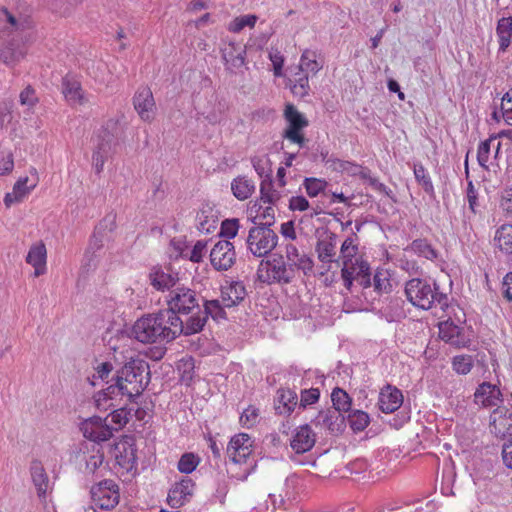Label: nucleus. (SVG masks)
<instances>
[{
	"mask_svg": "<svg viewBox=\"0 0 512 512\" xmlns=\"http://www.w3.org/2000/svg\"><path fill=\"white\" fill-rule=\"evenodd\" d=\"M183 332V322L170 311L160 310L139 318L133 325L134 337L142 343L170 342Z\"/></svg>",
	"mask_w": 512,
	"mask_h": 512,
	"instance_id": "f257e3e1",
	"label": "nucleus"
},
{
	"mask_svg": "<svg viewBox=\"0 0 512 512\" xmlns=\"http://www.w3.org/2000/svg\"><path fill=\"white\" fill-rule=\"evenodd\" d=\"M128 361L117 373V394L129 399L139 396L148 384L149 366L139 356H129Z\"/></svg>",
	"mask_w": 512,
	"mask_h": 512,
	"instance_id": "f03ea898",
	"label": "nucleus"
},
{
	"mask_svg": "<svg viewBox=\"0 0 512 512\" xmlns=\"http://www.w3.org/2000/svg\"><path fill=\"white\" fill-rule=\"evenodd\" d=\"M295 278V269L288 267L281 255L274 254L262 260L257 269V279L265 284H289Z\"/></svg>",
	"mask_w": 512,
	"mask_h": 512,
	"instance_id": "7ed1b4c3",
	"label": "nucleus"
},
{
	"mask_svg": "<svg viewBox=\"0 0 512 512\" xmlns=\"http://www.w3.org/2000/svg\"><path fill=\"white\" fill-rule=\"evenodd\" d=\"M111 456L115 460L118 474H135L137 470V448L132 437L124 436L115 442L111 448Z\"/></svg>",
	"mask_w": 512,
	"mask_h": 512,
	"instance_id": "20e7f679",
	"label": "nucleus"
},
{
	"mask_svg": "<svg viewBox=\"0 0 512 512\" xmlns=\"http://www.w3.org/2000/svg\"><path fill=\"white\" fill-rule=\"evenodd\" d=\"M166 304L168 308L164 311H170L177 316L178 314H189L194 309H199L196 291L180 284L169 291L166 296Z\"/></svg>",
	"mask_w": 512,
	"mask_h": 512,
	"instance_id": "39448f33",
	"label": "nucleus"
},
{
	"mask_svg": "<svg viewBox=\"0 0 512 512\" xmlns=\"http://www.w3.org/2000/svg\"><path fill=\"white\" fill-rule=\"evenodd\" d=\"M407 299L415 306L424 310L432 307L435 301L440 302L442 295L437 293L425 280L414 278L405 286Z\"/></svg>",
	"mask_w": 512,
	"mask_h": 512,
	"instance_id": "423d86ee",
	"label": "nucleus"
},
{
	"mask_svg": "<svg viewBox=\"0 0 512 512\" xmlns=\"http://www.w3.org/2000/svg\"><path fill=\"white\" fill-rule=\"evenodd\" d=\"M278 236L269 227L257 226L250 229L247 246L250 252L257 257L270 253L277 245Z\"/></svg>",
	"mask_w": 512,
	"mask_h": 512,
	"instance_id": "0eeeda50",
	"label": "nucleus"
},
{
	"mask_svg": "<svg viewBox=\"0 0 512 512\" xmlns=\"http://www.w3.org/2000/svg\"><path fill=\"white\" fill-rule=\"evenodd\" d=\"M341 263V278L347 290H350L353 281H359L363 288L371 287L370 265L363 259L344 261Z\"/></svg>",
	"mask_w": 512,
	"mask_h": 512,
	"instance_id": "6e6552de",
	"label": "nucleus"
},
{
	"mask_svg": "<svg viewBox=\"0 0 512 512\" xmlns=\"http://www.w3.org/2000/svg\"><path fill=\"white\" fill-rule=\"evenodd\" d=\"M90 493L93 504L100 509L111 510L120 501L119 485L111 479H105L93 485Z\"/></svg>",
	"mask_w": 512,
	"mask_h": 512,
	"instance_id": "1a4fd4ad",
	"label": "nucleus"
},
{
	"mask_svg": "<svg viewBox=\"0 0 512 512\" xmlns=\"http://www.w3.org/2000/svg\"><path fill=\"white\" fill-rule=\"evenodd\" d=\"M254 448V441L247 433H237L233 435L226 448V455L229 461L234 465H246L250 459Z\"/></svg>",
	"mask_w": 512,
	"mask_h": 512,
	"instance_id": "9d476101",
	"label": "nucleus"
},
{
	"mask_svg": "<svg viewBox=\"0 0 512 512\" xmlns=\"http://www.w3.org/2000/svg\"><path fill=\"white\" fill-rule=\"evenodd\" d=\"M284 118L287 122L284 138L302 147L305 143L303 129L308 126V120L293 104L285 106Z\"/></svg>",
	"mask_w": 512,
	"mask_h": 512,
	"instance_id": "9b49d317",
	"label": "nucleus"
},
{
	"mask_svg": "<svg viewBox=\"0 0 512 512\" xmlns=\"http://www.w3.org/2000/svg\"><path fill=\"white\" fill-rule=\"evenodd\" d=\"M133 106L142 121L151 123L155 120L157 106L148 86H141L137 89L133 96Z\"/></svg>",
	"mask_w": 512,
	"mask_h": 512,
	"instance_id": "f8f14e48",
	"label": "nucleus"
},
{
	"mask_svg": "<svg viewBox=\"0 0 512 512\" xmlns=\"http://www.w3.org/2000/svg\"><path fill=\"white\" fill-rule=\"evenodd\" d=\"M236 261L234 245L228 240L218 241L210 251V262L217 271L230 269Z\"/></svg>",
	"mask_w": 512,
	"mask_h": 512,
	"instance_id": "ddd939ff",
	"label": "nucleus"
},
{
	"mask_svg": "<svg viewBox=\"0 0 512 512\" xmlns=\"http://www.w3.org/2000/svg\"><path fill=\"white\" fill-rule=\"evenodd\" d=\"M83 436L93 442H103L113 436V428L106 423V419L93 416L85 419L80 427Z\"/></svg>",
	"mask_w": 512,
	"mask_h": 512,
	"instance_id": "4468645a",
	"label": "nucleus"
},
{
	"mask_svg": "<svg viewBox=\"0 0 512 512\" xmlns=\"http://www.w3.org/2000/svg\"><path fill=\"white\" fill-rule=\"evenodd\" d=\"M29 172L34 176V179L30 185H28L30 181L28 176L20 177L15 182L12 192L5 194L4 204L7 208L11 207L14 203L22 202L30 194V192L37 187L39 182L37 169L31 167Z\"/></svg>",
	"mask_w": 512,
	"mask_h": 512,
	"instance_id": "2eb2a0df",
	"label": "nucleus"
},
{
	"mask_svg": "<svg viewBox=\"0 0 512 512\" xmlns=\"http://www.w3.org/2000/svg\"><path fill=\"white\" fill-rule=\"evenodd\" d=\"M195 483L192 479L185 477L176 482L169 490L167 503L172 508H180L190 502L193 497Z\"/></svg>",
	"mask_w": 512,
	"mask_h": 512,
	"instance_id": "dca6fc26",
	"label": "nucleus"
},
{
	"mask_svg": "<svg viewBox=\"0 0 512 512\" xmlns=\"http://www.w3.org/2000/svg\"><path fill=\"white\" fill-rule=\"evenodd\" d=\"M25 261L33 267L34 277H40L47 273V248L42 240L34 242L29 247Z\"/></svg>",
	"mask_w": 512,
	"mask_h": 512,
	"instance_id": "f3484780",
	"label": "nucleus"
},
{
	"mask_svg": "<svg viewBox=\"0 0 512 512\" xmlns=\"http://www.w3.org/2000/svg\"><path fill=\"white\" fill-rule=\"evenodd\" d=\"M316 443V434L308 424L295 429L290 440L292 450L297 454L310 451Z\"/></svg>",
	"mask_w": 512,
	"mask_h": 512,
	"instance_id": "a211bd4d",
	"label": "nucleus"
},
{
	"mask_svg": "<svg viewBox=\"0 0 512 512\" xmlns=\"http://www.w3.org/2000/svg\"><path fill=\"white\" fill-rule=\"evenodd\" d=\"M439 337L458 348L466 347L470 342L463 328L456 325L453 321H444L439 324Z\"/></svg>",
	"mask_w": 512,
	"mask_h": 512,
	"instance_id": "6ab92c4d",
	"label": "nucleus"
},
{
	"mask_svg": "<svg viewBox=\"0 0 512 512\" xmlns=\"http://www.w3.org/2000/svg\"><path fill=\"white\" fill-rule=\"evenodd\" d=\"M62 94L70 105H85L88 98L79 80L72 76L62 79Z\"/></svg>",
	"mask_w": 512,
	"mask_h": 512,
	"instance_id": "aec40b11",
	"label": "nucleus"
},
{
	"mask_svg": "<svg viewBox=\"0 0 512 512\" xmlns=\"http://www.w3.org/2000/svg\"><path fill=\"white\" fill-rule=\"evenodd\" d=\"M286 254V265L297 270L303 271L305 275L309 274L313 270V260L304 252H300L299 249L293 245L288 244L285 249Z\"/></svg>",
	"mask_w": 512,
	"mask_h": 512,
	"instance_id": "412c9836",
	"label": "nucleus"
},
{
	"mask_svg": "<svg viewBox=\"0 0 512 512\" xmlns=\"http://www.w3.org/2000/svg\"><path fill=\"white\" fill-rule=\"evenodd\" d=\"M246 296V288L240 281H226L221 286V302L227 308L238 305Z\"/></svg>",
	"mask_w": 512,
	"mask_h": 512,
	"instance_id": "4be33fe9",
	"label": "nucleus"
},
{
	"mask_svg": "<svg viewBox=\"0 0 512 512\" xmlns=\"http://www.w3.org/2000/svg\"><path fill=\"white\" fill-rule=\"evenodd\" d=\"M491 431L499 437L512 434V413L504 407H498L490 416Z\"/></svg>",
	"mask_w": 512,
	"mask_h": 512,
	"instance_id": "5701e85b",
	"label": "nucleus"
},
{
	"mask_svg": "<svg viewBox=\"0 0 512 512\" xmlns=\"http://www.w3.org/2000/svg\"><path fill=\"white\" fill-rule=\"evenodd\" d=\"M149 279L151 285L159 291H170L179 285L178 274L171 272L169 269H163L161 267H154L149 274Z\"/></svg>",
	"mask_w": 512,
	"mask_h": 512,
	"instance_id": "b1692460",
	"label": "nucleus"
},
{
	"mask_svg": "<svg viewBox=\"0 0 512 512\" xmlns=\"http://www.w3.org/2000/svg\"><path fill=\"white\" fill-rule=\"evenodd\" d=\"M501 396L502 394L498 386L483 382L474 393V402L483 407H493L501 402Z\"/></svg>",
	"mask_w": 512,
	"mask_h": 512,
	"instance_id": "393cba45",
	"label": "nucleus"
},
{
	"mask_svg": "<svg viewBox=\"0 0 512 512\" xmlns=\"http://www.w3.org/2000/svg\"><path fill=\"white\" fill-rule=\"evenodd\" d=\"M219 222L218 211L209 204L203 205L196 215V227L202 233H212Z\"/></svg>",
	"mask_w": 512,
	"mask_h": 512,
	"instance_id": "a878e982",
	"label": "nucleus"
},
{
	"mask_svg": "<svg viewBox=\"0 0 512 512\" xmlns=\"http://www.w3.org/2000/svg\"><path fill=\"white\" fill-rule=\"evenodd\" d=\"M402 403L403 395L399 389L388 385L381 390L378 405L382 412L392 413L399 409Z\"/></svg>",
	"mask_w": 512,
	"mask_h": 512,
	"instance_id": "bb28decb",
	"label": "nucleus"
},
{
	"mask_svg": "<svg viewBox=\"0 0 512 512\" xmlns=\"http://www.w3.org/2000/svg\"><path fill=\"white\" fill-rule=\"evenodd\" d=\"M30 473L38 496L45 500L48 492L51 491V484L43 464L38 460L32 461Z\"/></svg>",
	"mask_w": 512,
	"mask_h": 512,
	"instance_id": "cd10ccee",
	"label": "nucleus"
},
{
	"mask_svg": "<svg viewBox=\"0 0 512 512\" xmlns=\"http://www.w3.org/2000/svg\"><path fill=\"white\" fill-rule=\"evenodd\" d=\"M248 214L253 219L254 223L260 226L268 227L275 219V209L271 204L259 203L254 201L248 208Z\"/></svg>",
	"mask_w": 512,
	"mask_h": 512,
	"instance_id": "c85d7f7f",
	"label": "nucleus"
},
{
	"mask_svg": "<svg viewBox=\"0 0 512 512\" xmlns=\"http://www.w3.org/2000/svg\"><path fill=\"white\" fill-rule=\"evenodd\" d=\"M337 237L336 234L329 232L320 238L316 245L318 259L322 263H332L336 256Z\"/></svg>",
	"mask_w": 512,
	"mask_h": 512,
	"instance_id": "c756f323",
	"label": "nucleus"
},
{
	"mask_svg": "<svg viewBox=\"0 0 512 512\" xmlns=\"http://www.w3.org/2000/svg\"><path fill=\"white\" fill-rule=\"evenodd\" d=\"M222 58L229 69L240 68L245 63V49L238 43L230 42L222 48Z\"/></svg>",
	"mask_w": 512,
	"mask_h": 512,
	"instance_id": "7c9ffc66",
	"label": "nucleus"
},
{
	"mask_svg": "<svg viewBox=\"0 0 512 512\" xmlns=\"http://www.w3.org/2000/svg\"><path fill=\"white\" fill-rule=\"evenodd\" d=\"M493 244L501 253L512 256V224H503L497 228Z\"/></svg>",
	"mask_w": 512,
	"mask_h": 512,
	"instance_id": "2f4dec72",
	"label": "nucleus"
},
{
	"mask_svg": "<svg viewBox=\"0 0 512 512\" xmlns=\"http://www.w3.org/2000/svg\"><path fill=\"white\" fill-rule=\"evenodd\" d=\"M393 283L391 270L381 267L376 269L371 286L378 294H388L393 290Z\"/></svg>",
	"mask_w": 512,
	"mask_h": 512,
	"instance_id": "473e14b6",
	"label": "nucleus"
},
{
	"mask_svg": "<svg viewBox=\"0 0 512 512\" xmlns=\"http://www.w3.org/2000/svg\"><path fill=\"white\" fill-rule=\"evenodd\" d=\"M363 259L359 255V238L356 233H351L341 244L338 257L339 262Z\"/></svg>",
	"mask_w": 512,
	"mask_h": 512,
	"instance_id": "72a5a7b5",
	"label": "nucleus"
},
{
	"mask_svg": "<svg viewBox=\"0 0 512 512\" xmlns=\"http://www.w3.org/2000/svg\"><path fill=\"white\" fill-rule=\"evenodd\" d=\"M231 191L236 199L244 201L254 193L255 184L246 176H238L231 182Z\"/></svg>",
	"mask_w": 512,
	"mask_h": 512,
	"instance_id": "f704fd0d",
	"label": "nucleus"
},
{
	"mask_svg": "<svg viewBox=\"0 0 512 512\" xmlns=\"http://www.w3.org/2000/svg\"><path fill=\"white\" fill-rule=\"evenodd\" d=\"M317 57L318 55L316 51L305 49L302 52L299 64L295 69L307 74L310 73L312 75H316L323 68V63L318 61Z\"/></svg>",
	"mask_w": 512,
	"mask_h": 512,
	"instance_id": "c9c22d12",
	"label": "nucleus"
},
{
	"mask_svg": "<svg viewBox=\"0 0 512 512\" xmlns=\"http://www.w3.org/2000/svg\"><path fill=\"white\" fill-rule=\"evenodd\" d=\"M298 403V396L291 389H281L278 391L277 413L281 415H290Z\"/></svg>",
	"mask_w": 512,
	"mask_h": 512,
	"instance_id": "e433bc0d",
	"label": "nucleus"
},
{
	"mask_svg": "<svg viewBox=\"0 0 512 512\" xmlns=\"http://www.w3.org/2000/svg\"><path fill=\"white\" fill-rule=\"evenodd\" d=\"M118 396H121V394H117V387L110 385L105 390H102L95 395V405L100 411H108L109 409L115 408L119 405L116 403Z\"/></svg>",
	"mask_w": 512,
	"mask_h": 512,
	"instance_id": "4c0bfd02",
	"label": "nucleus"
},
{
	"mask_svg": "<svg viewBox=\"0 0 512 512\" xmlns=\"http://www.w3.org/2000/svg\"><path fill=\"white\" fill-rule=\"evenodd\" d=\"M290 89L293 95L304 97L310 91L309 76L303 71L296 70L289 78Z\"/></svg>",
	"mask_w": 512,
	"mask_h": 512,
	"instance_id": "58836bf2",
	"label": "nucleus"
},
{
	"mask_svg": "<svg viewBox=\"0 0 512 512\" xmlns=\"http://www.w3.org/2000/svg\"><path fill=\"white\" fill-rule=\"evenodd\" d=\"M338 421L340 424L343 423V418L340 413L335 410L320 411L313 423L315 426H320L328 429L329 431L338 430Z\"/></svg>",
	"mask_w": 512,
	"mask_h": 512,
	"instance_id": "ea45409f",
	"label": "nucleus"
},
{
	"mask_svg": "<svg viewBox=\"0 0 512 512\" xmlns=\"http://www.w3.org/2000/svg\"><path fill=\"white\" fill-rule=\"evenodd\" d=\"M496 34L499 41V49L505 51L511 43L512 17H503L498 20Z\"/></svg>",
	"mask_w": 512,
	"mask_h": 512,
	"instance_id": "a19ab883",
	"label": "nucleus"
},
{
	"mask_svg": "<svg viewBox=\"0 0 512 512\" xmlns=\"http://www.w3.org/2000/svg\"><path fill=\"white\" fill-rule=\"evenodd\" d=\"M282 198V193L274 188L272 182L262 181L260 184V197L256 200L259 203L275 206Z\"/></svg>",
	"mask_w": 512,
	"mask_h": 512,
	"instance_id": "79ce46f5",
	"label": "nucleus"
},
{
	"mask_svg": "<svg viewBox=\"0 0 512 512\" xmlns=\"http://www.w3.org/2000/svg\"><path fill=\"white\" fill-rule=\"evenodd\" d=\"M258 16L255 14H247L235 17L229 24L227 29L232 33H240L246 27L252 29L255 27Z\"/></svg>",
	"mask_w": 512,
	"mask_h": 512,
	"instance_id": "37998d69",
	"label": "nucleus"
},
{
	"mask_svg": "<svg viewBox=\"0 0 512 512\" xmlns=\"http://www.w3.org/2000/svg\"><path fill=\"white\" fill-rule=\"evenodd\" d=\"M331 400L336 412H347L351 408V398L348 393L341 389L335 388L331 394Z\"/></svg>",
	"mask_w": 512,
	"mask_h": 512,
	"instance_id": "c03bdc74",
	"label": "nucleus"
},
{
	"mask_svg": "<svg viewBox=\"0 0 512 512\" xmlns=\"http://www.w3.org/2000/svg\"><path fill=\"white\" fill-rule=\"evenodd\" d=\"M410 250L415 254L424 257L428 260L437 258L436 250L425 239H416L410 245Z\"/></svg>",
	"mask_w": 512,
	"mask_h": 512,
	"instance_id": "a18cd8bd",
	"label": "nucleus"
},
{
	"mask_svg": "<svg viewBox=\"0 0 512 512\" xmlns=\"http://www.w3.org/2000/svg\"><path fill=\"white\" fill-rule=\"evenodd\" d=\"M251 163L259 177H270L272 168L270 158L267 154H259L253 156L251 158Z\"/></svg>",
	"mask_w": 512,
	"mask_h": 512,
	"instance_id": "49530a36",
	"label": "nucleus"
},
{
	"mask_svg": "<svg viewBox=\"0 0 512 512\" xmlns=\"http://www.w3.org/2000/svg\"><path fill=\"white\" fill-rule=\"evenodd\" d=\"M328 183L324 179L307 177L303 181V187L309 197H317L320 193L324 192Z\"/></svg>",
	"mask_w": 512,
	"mask_h": 512,
	"instance_id": "de8ad7c7",
	"label": "nucleus"
},
{
	"mask_svg": "<svg viewBox=\"0 0 512 512\" xmlns=\"http://www.w3.org/2000/svg\"><path fill=\"white\" fill-rule=\"evenodd\" d=\"M86 469L94 473L104 462V453L100 447L92 446L86 458Z\"/></svg>",
	"mask_w": 512,
	"mask_h": 512,
	"instance_id": "09e8293b",
	"label": "nucleus"
},
{
	"mask_svg": "<svg viewBox=\"0 0 512 512\" xmlns=\"http://www.w3.org/2000/svg\"><path fill=\"white\" fill-rule=\"evenodd\" d=\"M259 418V409L250 405L241 413L239 423L243 428L250 429L258 423Z\"/></svg>",
	"mask_w": 512,
	"mask_h": 512,
	"instance_id": "8fccbe9b",
	"label": "nucleus"
},
{
	"mask_svg": "<svg viewBox=\"0 0 512 512\" xmlns=\"http://www.w3.org/2000/svg\"><path fill=\"white\" fill-rule=\"evenodd\" d=\"M348 421L353 431L360 432L369 425L370 418L368 413L361 410H356L349 414Z\"/></svg>",
	"mask_w": 512,
	"mask_h": 512,
	"instance_id": "3c124183",
	"label": "nucleus"
},
{
	"mask_svg": "<svg viewBox=\"0 0 512 512\" xmlns=\"http://www.w3.org/2000/svg\"><path fill=\"white\" fill-rule=\"evenodd\" d=\"M474 366V361L470 355H457L452 360L453 370L457 374L466 375Z\"/></svg>",
	"mask_w": 512,
	"mask_h": 512,
	"instance_id": "603ef678",
	"label": "nucleus"
},
{
	"mask_svg": "<svg viewBox=\"0 0 512 512\" xmlns=\"http://www.w3.org/2000/svg\"><path fill=\"white\" fill-rule=\"evenodd\" d=\"M206 321H207V318L203 314V312H201L197 315L191 316L187 320L186 324L185 325L183 324V332L182 333H184L186 335L198 333L203 329Z\"/></svg>",
	"mask_w": 512,
	"mask_h": 512,
	"instance_id": "864d4df0",
	"label": "nucleus"
},
{
	"mask_svg": "<svg viewBox=\"0 0 512 512\" xmlns=\"http://www.w3.org/2000/svg\"><path fill=\"white\" fill-rule=\"evenodd\" d=\"M205 310L203 314L206 318L211 316L214 320H220L226 318V313L224 310V305L221 300H210L205 302Z\"/></svg>",
	"mask_w": 512,
	"mask_h": 512,
	"instance_id": "5fc2aeb1",
	"label": "nucleus"
},
{
	"mask_svg": "<svg viewBox=\"0 0 512 512\" xmlns=\"http://www.w3.org/2000/svg\"><path fill=\"white\" fill-rule=\"evenodd\" d=\"M200 463V458L193 453H185L178 461L177 468L181 473L193 472Z\"/></svg>",
	"mask_w": 512,
	"mask_h": 512,
	"instance_id": "6e6d98bb",
	"label": "nucleus"
},
{
	"mask_svg": "<svg viewBox=\"0 0 512 512\" xmlns=\"http://www.w3.org/2000/svg\"><path fill=\"white\" fill-rule=\"evenodd\" d=\"M414 176L417 182L423 187L426 192L433 191V184L431 178L422 164H414Z\"/></svg>",
	"mask_w": 512,
	"mask_h": 512,
	"instance_id": "4d7b16f0",
	"label": "nucleus"
},
{
	"mask_svg": "<svg viewBox=\"0 0 512 512\" xmlns=\"http://www.w3.org/2000/svg\"><path fill=\"white\" fill-rule=\"evenodd\" d=\"M239 228L240 223L237 218L225 219L221 223L219 235L223 238L232 239L237 235Z\"/></svg>",
	"mask_w": 512,
	"mask_h": 512,
	"instance_id": "13d9d810",
	"label": "nucleus"
},
{
	"mask_svg": "<svg viewBox=\"0 0 512 512\" xmlns=\"http://www.w3.org/2000/svg\"><path fill=\"white\" fill-rule=\"evenodd\" d=\"M494 139L495 137H490L489 139L481 142L478 146L477 160L481 167L487 168V163L490 157V144Z\"/></svg>",
	"mask_w": 512,
	"mask_h": 512,
	"instance_id": "bf43d9fd",
	"label": "nucleus"
},
{
	"mask_svg": "<svg viewBox=\"0 0 512 512\" xmlns=\"http://www.w3.org/2000/svg\"><path fill=\"white\" fill-rule=\"evenodd\" d=\"M501 111L505 122L512 126V89L506 92L502 97Z\"/></svg>",
	"mask_w": 512,
	"mask_h": 512,
	"instance_id": "052dcab7",
	"label": "nucleus"
},
{
	"mask_svg": "<svg viewBox=\"0 0 512 512\" xmlns=\"http://www.w3.org/2000/svg\"><path fill=\"white\" fill-rule=\"evenodd\" d=\"M320 391L318 388L304 389L301 391L300 406L306 408L318 402Z\"/></svg>",
	"mask_w": 512,
	"mask_h": 512,
	"instance_id": "680f3d73",
	"label": "nucleus"
},
{
	"mask_svg": "<svg viewBox=\"0 0 512 512\" xmlns=\"http://www.w3.org/2000/svg\"><path fill=\"white\" fill-rule=\"evenodd\" d=\"M331 167L338 172L354 175L358 172L359 166L353 162L335 159L331 161Z\"/></svg>",
	"mask_w": 512,
	"mask_h": 512,
	"instance_id": "e2e57ef3",
	"label": "nucleus"
},
{
	"mask_svg": "<svg viewBox=\"0 0 512 512\" xmlns=\"http://www.w3.org/2000/svg\"><path fill=\"white\" fill-rule=\"evenodd\" d=\"M207 252V242L199 240L197 241L190 253L189 259L194 263H199L203 260Z\"/></svg>",
	"mask_w": 512,
	"mask_h": 512,
	"instance_id": "0e129e2a",
	"label": "nucleus"
},
{
	"mask_svg": "<svg viewBox=\"0 0 512 512\" xmlns=\"http://www.w3.org/2000/svg\"><path fill=\"white\" fill-rule=\"evenodd\" d=\"M21 105L33 107L37 104L38 98L36 97L35 90L31 86H27L21 91L19 95Z\"/></svg>",
	"mask_w": 512,
	"mask_h": 512,
	"instance_id": "69168bd1",
	"label": "nucleus"
},
{
	"mask_svg": "<svg viewBox=\"0 0 512 512\" xmlns=\"http://www.w3.org/2000/svg\"><path fill=\"white\" fill-rule=\"evenodd\" d=\"M499 204L503 211L512 215V185L503 189Z\"/></svg>",
	"mask_w": 512,
	"mask_h": 512,
	"instance_id": "338daca9",
	"label": "nucleus"
},
{
	"mask_svg": "<svg viewBox=\"0 0 512 512\" xmlns=\"http://www.w3.org/2000/svg\"><path fill=\"white\" fill-rule=\"evenodd\" d=\"M128 412L125 408H118L114 409L110 416H111V422L117 425V428L115 430L123 427L128 422Z\"/></svg>",
	"mask_w": 512,
	"mask_h": 512,
	"instance_id": "774afa93",
	"label": "nucleus"
}]
</instances>
